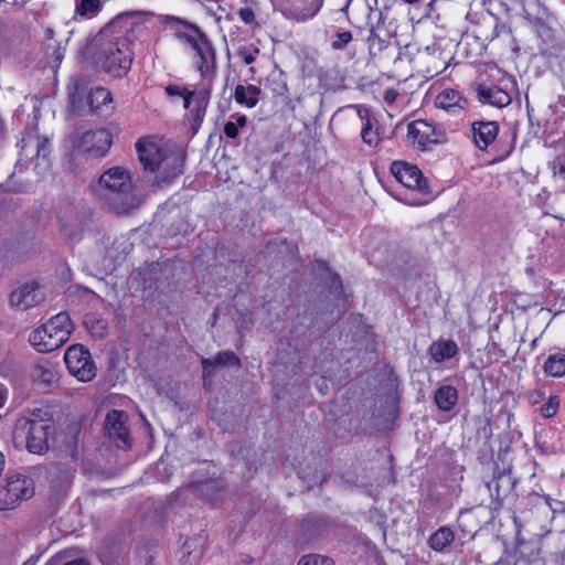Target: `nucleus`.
Masks as SVG:
<instances>
[{
  "instance_id": "nucleus-44",
  "label": "nucleus",
  "mask_w": 565,
  "mask_h": 565,
  "mask_svg": "<svg viewBox=\"0 0 565 565\" xmlns=\"http://www.w3.org/2000/svg\"><path fill=\"white\" fill-rule=\"evenodd\" d=\"M62 565H89V562L85 558H75V559L68 561Z\"/></svg>"
},
{
  "instance_id": "nucleus-42",
  "label": "nucleus",
  "mask_w": 565,
  "mask_h": 565,
  "mask_svg": "<svg viewBox=\"0 0 565 565\" xmlns=\"http://www.w3.org/2000/svg\"><path fill=\"white\" fill-rule=\"evenodd\" d=\"M554 174L565 180V162L557 159L553 162Z\"/></svg>"
},
{
  "instance_id": "nucleus-13",
  "label": "nucleus",
  "mask_w": 565,
  "mask_h": 565,
  "mask_svg": "<svg viewBox=\"0 0 565 565\" xmlns=\"http://www.w3.org/2000/svg\"><path fill=\"white\" fill-rule=\"evenodd\" d=\"M435 106L454 117H461L469 107V100L454 88L443 89L435 98Z\"/></svg>"
},
{
  "instance_id": "nucleus-31",
  "label": "nucleus",
  "mask_w": 565,
  "mask_h": 565,
  "mask_svg": "<svg viewBox=\"0 0 565 565\" xmlns=\"http://www.w3.org/2000/svg\"><path fill=\"white\" fill-rule=\"evenodd\" d=\"M32 376L34 380L47 385H51L57 381L56 371L53 367L43 364H36L33 367Z\"/></svg>"
},
{
  "instance_id": "nucleus-14",
  "label": "nucleus",
  "mask_w": 565,
  "mask_h": 565,
  "mask_svg": "<svg viewBox=\"0 0 565 565\" xmlns=\"http://www.w3.org/2000/svg\"><path fill=\"white\" fill-rule=\"evenodd\" d=\"M43 300V294L36 282H25L14 289L10 295V303L13 308L25 311L38 306Z\"/></svg>"
},
{
  "instance_id": "nucleus-7",
  "label": "nucleus",
  "mask_w": 565,
  "mask_h": 565,
  "mask_svg": "<svg viewBox=\"0 0 565 565\" xmlns=\"http://www.w3.org/2000/svg\"><path fill=\"white\" fill-rule=\"evenodd\" d=\"M191 31L178 32L175 35L179 40L186 42L195 51L196 68L203 77H209L215 73L216 57L212 42L206 34L193 23L183 22Z\"/></svg>"
},
{
  "instance_id": "nucleus-34",
  "label": "nucleus",
  "mask_w": 565,
  "mask_h": 565,
  "mask_svg": "<svg viewBox=\"0 0 565 565\" xmlns=\"http://www.w3.org/2000/svg\"><path fill=\"white\" fill-rule=\"evenodd\" d=\"M259 54H260L259 47L253 43L242 45L236 51V55L241 58V61L245 65H252L256 61V58Z\"/></svg>"
},
{
  "instance_id": "nucleus-22",
  "label": "nucleus",
  "mask_w": 565,
  "mask_h": 565,
  "mask_svg": "<svg viewBox=\"0 0 565 565\" xmlns=\"http://www.w3.org/2000/svg\"><path fill=\"white\" fill-rule=\"evenodd\" d=\"M266 89H269L274 96L282 97L288 93L287 76L285 72L277 66L271 70L265 79Z\"/></svg>"
},
{
  "instance_id": "nucleus-1",
  "label": "nucleus",
  "mask_w": 565,
  "mask_h": 565,
  "mask_svg": "<svg viewBox=\"0 0 565 565\" xmlns=\"http://www.w3.org/2000/svg\"><path fill=\"white\" fill-rule=\"evenodd\" d=\"M92 191L104 207L118 215L129 214L140 205L130 172L121 167L107 169L92 185Z\"/></svg>"
},
{
  "instance_id": "nucleus-56",
  "label": "nucleus",
  "mask_w": 565,
  "mask_h": 565,
  "mask_svg": "<svg viewBox=\"0 0 565 565\" xmlns=\"http://www.w3.org/2000/svg\"><path fill=\"white\" fill-rule=\"evenodd\" d=\"M562 504H563L562 512H565V501H564V502H562Z\"/></svg>"
},
{
  "instance_id": "nucleus-58",
  "label": "nucleus",
  "mask_w": 565,
  "mask_h": 565,
  "mask_svg": "<svg viewBox=\"0 0 565 565\" xmlns=\"http://www.w3.org/2000/svg\"><path fill=\"white\" fill-rule=\"evenodd\" d=\"M359 115H360V118H362V119L364 118L361 110H359Z\"/></svg>"
},
{
  "instance_id": "nucleus-24",
  "label": "nucleus",
  "mask_w": 565,
  "mask_h": 565,
  "mask_svg": "<svg viewBox=\"0 0 565 565\" xmlns=\"http://www.w3.org/2000/svg\"><path fill=\"white\" fill-rule=\"evenodd\" d=\"M108 0H75L74 14L81 19L96 18Z\"/></svg>"
},
{
  "instance_id": "nucleus-18",
  "label": "nucleus",
  "mask_w": 565,
  "mask_h": 565,
  "mask_svg": "<svg viewBox=\"0 0 565 565\" xmlns=\"http://www.w3.org/2000/svg\"><path fill=\"white\" fill-rule=\"evenodd\" d=\"M476 147L486 150L497 138L499 126L495 121H475L471 125Z\"/></svg>"
},
{
  "instance_id": "nucleus-17",
  "label": "nucleus",
  "mask_w": 565,
  "mask_h": 565,
  "mask_svg": "<svg viewBox=\"0 0 565 565\" xmlns=\"http://www.w3.org/2000/svg\"><path fill=\"white\" fill-rule=\"evenodd\" d=\"M303 6L294 4L282 10L284 17L292 22H306L317 15L324 0H303Z\"/></svg>"
},
{
  "instance_id": "nucleus-36",
  "label": "nucleus",
  "mask_w": 565,
  "mask_h": 565,
  "mask_svg": "<svg viewBox=\"0 0 565 565\" xmlns=\"http://www.w3.org/2000/svg\"><path fill=\"white\" fill-rule=\"evenodd\" d=\"M366 42L371 54L382 52L386 47L385 40L381 39L374 29H371Z\"/></svg>"
},
{
  "instance_id": "nucleus-57",
  "label": "nucleus",
  "mask_w": 565,
  "mask_h": 565,
  "mask_svg": "<svg viewBox=\"0 0 565 565\" xmlns=\"http://www.w3.org/2000/svg\"><path fill=\"white\" fill-rule=\"evenodd\" d=\"M249 72L254 74V73H255V68H254V67H250V68H249Z\"/></svg>"
},
{
  "instance_id": "nucleus-25",
  "label": "nucleus",
  "mask_w": 565,
  "mask_h": 565,
  "mask_svg": "<svg viewBox=\"0 0 565 565\" xmlns=\"http://www.w3.org/2000/svg\"><path fill=\"white\" fill-rule=\"evenodd\" d=\"M262 90L256 85H237L234 92V98L237 104L245 105L248 108H253L259 102V95Z\"/></svg>"
},
{
  "instance_id": "nucleus-47",
  "label": "nucleus",
  "mask_w": 565,
  "mask_h": 565,
  "mask_svg": "<svg viewBox=\"0 0 565 565\" xmlns=\"http://www.w3.org/2000/svg\"><path fill=\"white\" fill-rule=\"evenodd\" d=\"M4 467H6V457H4L3 452L0 451V477L3 473Z\"/></svg>"
},
{
  "instance_id": "nucleus-53",
  "label": "nucleus",
  "mask_w": 565,
  "mask_h": 565,
  "mask_svg": "<svg viewBox=\"0 0 565 565\" xmlns=\"http://www.w3.org/2000/svg\"><path fill=\"white\" fill-rule=\"evenodd\" d=\"M280 362H281V363H288V362H289V359H288V358H285V356H281V358H280Z\"/></svg>"
},
{
  "instance_id": "nucleus-39",
  "label": "nucleus",
  "mask_w": 565,
  "mask_h": 565,
  "mask_svg": "<svg viewBox=\"0 0 565 565\" xmlns=\"http://www.w3.org/2000/svg\"><path fill=\"white\" fill-rule=\"evenodd\" d=\"M84 94H85L84 89L78 85H75L68 92V99H70V104L73 109L79 108Z\"/></svg>"
},
{
  "instance_id": "nucleus-21",
  "label": "nucleus",
  "mask_w": 565,
  "mask_h": 565,
  "mask_svg": "<svg viewBox=\"0 0 565 565\" xmlns=\"http://www.w3.org/2000/svg\"><path fill=\"white\" fill-rule=\"evenodd\" d=\"M201 363L204 377L210 375L215 366H241V360L232 351H221L214 359H202Z\"/></svg>"
},
{
  "instance_id": "nucleus-8",
  "label": "nucleus",
  "mask_w": 565,
  "mask_h": 565,
  "mask_svg": "<svg viewBox=\"0 0 565 565\" xmlns=\"http://www.w3.org/2000/svg\"><path fill=\"white\" fill-rule=\"evenodd\" d=\"M34 494V481L19 472H9L4 484L0 487V510L14 508L20 501L29 500Z\"/></svg>"
},
{
  "instance_id": "nucleus-2",
  "label": "nucleus",
  "mask_w": 565,
  "mask_h": 565,
  "mask_svg": "<svg viewBox=\"0 0 565 565\" xmlns=\"http://www.w3.org/2000/svg\"><path fill=\"white\" fill-rule=\"evenodd\" d=\"M136 151L145 172L153 174L148 182L154 188H162L173 182L183 173L185 153L168 151L150 138H141L136 142Z\"/></svg>"
},
{
  "instance_id": "nucleus-49",
  "label": "nucleus",
  "mask_w": 565,
  "mask_h": 565,
  "mask_svg": "<svg viewBox=\"0 0 565 565\" xmlns=\"http://www.w3.org/2000/svg\"><path fill=\"white\" fill-rule=\"evenodd\" d=\"M333 282L337 284L340 289H342V282H341L340 277L338 275H334Z\"/></svg>"
},
{
  "instance_id": "nucleus-6",
  "label": "nucleus",
  "mask_w": 565,
  "mask_h": 565,
  "mask_svg": "<svg viewBox=\"0 0 565 565\" xmlns=\"http://www.w3.org/2000/svg\"><path fill=\"white\" fill-rule=\"evenodd\" d=\"M164 90L169 97H178L183 100L184 109L189 110L185 118L193 134L198 132L206 115V108L211 99V90L205 87L191 90L188 87L175 84L168 85Z\"/></svg>"
},
{
  "instance_id": "nucleus-11",
  "label": "nucleus",
  "mask_w": 565,
  "mask_h": 565,
  "mask_svg": "<svg viewBox=\"0 0 565 565\" xmlns=\"http://www.w3.org/2000/svg\"><path fill=\"white\" fill-rule=\"evenodd\" d=\"M113 145V136L107 129H96L83 132L75 141L77 151L90 157H104Z\"/></svg>"
},
{
  "instance_id": "nucleus-29",
  "label": "nucleus",
  "mask_w": 565,
  "mask_h": 565,
  "mask_svg": "<svg viewBox=\"0 0 565 565\" xmlns=\"http://www.w3.org/2000/svg\"><path fill=\"white\" fill-rule=\"evenodd\" d=\"M543 370L547 376L562 377L565 375V354L557 352L550 354L544 362Z\"/></svg>"
},
{
  "instance_id": "nucleus-10",
  "label": "nucleus",
  "mask_w": 565,
  "mask_h": 565,
  "mask_svg": "<svg viewBox=\"0 0 565 565\" xmlns=\"http://www.w3.org/2000/svg\"><path fill=\"white\" fill-rule=\"evenodd\" d=\"M407 138L417 149L428 150L431 146L444 142L445 134L434 122L417 119L408 124Z\"/></svg>"
},
{
  "instance_id": "nucleus-26",
  "label": "nucleus",
  "mask_w": 565,
  "mask_h": 565,
  "mask_svg": "<svg viewBox=\"0 0 565 565\" xmlns=\"http://www.w3.org/2000/svg\"><path fill=\"white\" fill-rule=\"evenodd\" d=\"M458 401V392L451 385H443L435 392V403L443 412L451 411Z\"/></svg>"
},
{
  "instance_id": "nucleus-20",
  "label": "nucleus",
  "mask_w": 565,
  "mask_h": 565,
  "mask_svg": "<svg viewBox=\"0 0 565 565\" xmlns=\"http://www.w3.org/2000/svg\"><path fill=\"white\" fill-rule=\"evenodd\" d=\"M477 98L481 104L491 105L494 107H505L511 103V96L499 86H482L477 88Z\"/></svg>"
},
{
  "instance_id": "nucleus-5",
  "label": "nucleus",
  "mask_w": 565,
  "mask_h": 565,
  "mask_svg": "<svg viewBox=\"0 0 565 565\" xmlns=\"http://www.w3.org/2000/svg\"><path fill=\"white\" fill-rule=\"evenodd\" d=\"M74 330L67 312H60L30 334V343L41 353L60 349L66 343Z\"/></svg>"
},
{
  "instance_id": "nucleus-28",
  "label": "nucleus",
  "mask_w": 565,
  "mask_h": 565,
  "mask_svg": "<svg viewBox=\"0 0 565 565\" xmlns=\"http://www.w3.org/2000/svg\"><path fill=\"white\" fill-rule=\"evenodd\" d=\"M22 150L24 151L28 147H32L36 149L35 156L36 158L42 157L45 159L51 151V142L46 137H40L36 135H28L22 139Z\"/></svg>"
},
{
  "instance_id": "nucleus-19",
  "label": "nucleus",
  "mask_w": 565,
  "mask_h": 565,
  "mask_svg": "<svg viewBox=\"0 0 565 565\" xmlns=\"http://www.w3.org/2000/svg\"><path fill=\"white\" fill-rule=\"evenodd\" d=\"M547 9L539 0L525 1L522 10L523 18L531 23L540 35L550 31L544 23Z\"/></svg>"
},
{
  "instance_id": "nucleus-51",
  "label": "nucleus",
  "mask_w": 565,
  "mask_h": 565,
  "mask_svg": "<svg viewBox=\"0 0 565 565\" xmlns=\"http://www.w3.org/2000/svg\"><path fill=\"white\" fill-rule=\"evenodd\" d=\"M545 501H546L547 505L552 509V502H551L552 500H551L550 495H545Z\"/></svg>"
},
{
  "instance_id": "nucleus-9",
  "label": "nucleus",
  "mask_w": 565,
  "mask_h": 565,
  "mask_svg": "<svg viewBox=\"0 0 565 565\" xmlns=\"http://www.w3.org/2000/svg\"><path fill=\"white\" fill-rule=\"evenodd\" d=\"M68 372L81 382H89L96 376L97 367L88 349L82 344L68 347L64 354Z\"/></svg>"
},
{
  "instance_id": "nucleus-48",
  "label": "nucleus",
  "mask_w": 565,
  "mask_h": 565,
  "mask_svg": "<svg viewBox=\"0 0 565 565\" xmlns=\"http://www.w3.org/2000/svg\"><path fill=\"white\" fill-rule=\"evenodd\" d=\"M6 399H7V391L0 388V408L4 405Z\"/></svg>"
},
{
  "instance_id": "nucleus-12",
  "label": "nucleus",
  "mask_w": 565,
  "mask_h": 565,
  "mask_svg": "<svg viewBox=\"0 0 565 565\" xmlns=\"http://www.w3.org/2000/svg\"><path fill=\"white\" fill-rule=\"evenodd\" d=\"M394 178L405 188L424 192L427 190V181L420 169L405 161H394L391 166Z\"/></svg>"
},
{
  "instance_id": "nucleus-54",
  "label": "nucleus",
  "mask_w": 565,
  "mask_h": 565,
  "mask_svg": "<svg viewBox=\"0 0 565 565\" xmlns=\"http://www.w3.org/2000/svg\"><path fill=\"white\" fill-rule=\"evenodd\" d=\"M537 339H534L531 343L532 348L536 347Z\"/></svg>"
},
{
  "instance_id": "nucleus-55",
  "label": "nucleus",
  "mask_w": 565,
  "mask_h": 565,
  "mask_svg": "<svg viewBox=\"0 0 565 565\" xmlns=\"http://www.w3.org/2000/svg\"><path fill=\"white\" fill-rule=\"evenodd\" d=\"M183 547H184V548L190 547V545H189V541H186V542L184 543Z\"/></svg>"
},
{
  "instance_id": "nucleus-50",
  "label": "nucleus",
  "mask_w": 565,
  "mask_h": 565,
  "mask_svg": "<svg viewBox=\"0 0 565 565\" xmlns=\"http://www.w3.org/2000/svg\"><path fill=\"white\" fill-rule=\"evenodd\" d=\"M402 1L405 3H408V4H417L420 2V0H402Z\"/></svg>"
},
{
  "instance_id": "nucleus-27",
  "label": "nucleus",
  "mask_w": 565,
  "mask_h": 565,
  "mask_svg": "<svg viewBox=\"0 0 565 565\" xmlns=\"http://www.w3.org/2000/svg\"><path fill=\"white\" fill-rule=\"evenodd\" d=\"M454 541V531L448 526H440L429 536L428 545L435 552H444Z\"/></svg>"
},
{
  "instance_id": "nucleus-3",
  "label": "nucleus",
  "mask_w": 565,
  "mask_h": 565,
  "mask_svg": "<svg viewBox=\"0 0 565 565\" xmlns=\"http://www.w3.org/2000/svg\"><path fill=\"white\" fill-rule=\"evenodd\" d=\"M95 42L97 64L114 77L126 75L132 62L129 39L121 32L105 29L97 34Z\"/></svg>"
},
{
  "instance_id": "nucleus-16",
  "label": "nucleus",
  "mask_w": 565,
  "mask_h": 565,
  "mask_svg": "<svg viewBox=\"0 0 565 565\" xmlns=\"http://www.w3.org/2000/svg\"><path fill=\"white\" fill-rule=\"evenodd\" d=\"M89 108L100 117L113 115L115 106L111 93L104 87H95L87 95Z\"/></svg>"
},
{
  "instance_id": "nucleus-33",
  "label": "nucleus",
  "mask_w": 565,
  "mask_h": 565,
  "mask_svg": "<svg viewBox=\"0 0 565 565\" xmlns=\"http://www.w3.org/2000/svg\"><path fill=\"white\" fill-rule=\"evenodd\" d=\"M361 138L370 147H376L380 142V135L377 129L374 128L373 120L366 114V121L361 130Z\"/></svg>"
},
{
  "instance_id": "nucleus-15",
  "label": "nucleus",
  "mask_w": 565,
  "mask_h": 565,
  "mask_svg": "<svg viewBox=\"0 0 565 565\" xmlns=\"http://www.w3.org/2000/svg\"><path fill=\"white\" fill-rule=\"evenodd\" d=\"M127 415L122 411L113 409L105 419V429L110 438L122 443L125 448H130L128 428L126 427Z\"/></svg>"
},
{
  "instance_id": "nucleus-41",
  "label": "nucleus",
  "mask_w": 565,
  "mask_h": 565,
  "mask_svg": "<svg viewBox=\"0 0 565 565\" xmlns=\"http://www.w3.org/2000/svg\"><path fill=\"white\" fill-rule=\"evenodd\" d=\"M545 393L542 390H533L527 393V398L532 404H537L543 401Z\"/></svg>"
},
{
  "instance_id": "nucleus-35",
  "label": "nucleus",
  "mask_w": 565,
  "mask_h": 565,
  "mask_svg": "<svg viewBox=\"0 0 565 565\" xmlns=\"http://www.w3.org/2000/svg\"><path fill=\"white\" fill-rule=\"evenodd\" d=\"M297 565H334L333 561L327 556L318 554H308L299 558Z\"/></svg>"
},
{
  "instance_id": "nucleus-52",
  "label": "nucleus",
  "mask_w": 565,
  "mask_h": 565,
  "mask_svg": "<svg viewBox=\"0 0 565 565\" xmlns=\"http://www.w3.org/2000/svg\"><path fill=\"white\" fill-rule=\"evenodd\" d=\"M58 559H60V556H58V555H57V556H55L54 558H52V561H51L50 565H53V564L57 563V562H58Z\"/></svg>"
},
{
  "instance_id": "nucleus-40",
  "label": "nucleus",
  "mask_w": 565,
  "mask_h": 565,
  "mask_svg": "<svg viewBox=\"0 0 565 565\" xmlns=\"http://www.w3.org/2000/svg\"><path fill=\"white\" fill-rule=\"evenodd\" d=\"M239 19L246 24H252L255 22V13L250 8H242L238 11Z\"/></svg>"
},
{
  "instance_id": "nucleus-30",
  "label": "nucleus",
  "mask_w": 565,
  "mask_h": 565,
  "mask_svg": "<svg viewBox=\"0 0 565 565\" xmlns=\"http://www.w3.org/2000/svg\"><path fill=\"white\" fill-rule=\"evenodd\" d=\"M198 491L206 497L211 502L217 500V494L224 488V481L220 478H211L205 481H195Z\"/></svg>"
},
{
  "instance_id": "nucleus-23",
  "label": "nucleus",
  "mask_w": 565,
  "mask_h": 565,
  "mask_svg": "<svg viewBox=\"0 0 565 565\" xmlns=\"http://www.w3.org/2000/svg\"><path fill=\"white\" fill-rule=\"evenodd\" d=\"M457 352L458 347L452 340L435 341L429 347V354L436 363L454 358Z\"/></svg>"
},
{
  "instance_id": "nucleus-37",
  "label": "nucleus",
  "mask_w": 565,
  "mask_h": 565,
  "mask_svg": "<svg viewBox=\"0 0 565 565\" xmlns=\"http://www.w3.org/2000/svg\"><path fill=\"white\" fill-rule=\"evenodd\" d=\"M353 36L350 31L337 32L331 41V47L333 50H343L352 41Z\"/></svg>"
},
{
  "instance_id": "nucleus-4",
  "label": "nucleus",
  "mask_w": 565,
  "mask_h": 565,
  "mask_svg": "<svg viewBox=\"0 0 565 565\" xmlns=\"http://www.w3.org/2000/svg\"><path fill=\"white\" fill-rule=\"evenodd\" d=\"M55 424L49 412L34 409L18 418L13 440L23 441L31 454L44 455L50 448L49 440L55 436Z\"/></svg>"
},
{
  "instance_id": "nucleus-32",
  "label": "nucleus",
  "mask_w": 565,
  "mask_h": 565,
  "mask_svg": "<svg viewBox=\"0 0 565 565\" xmlns=\"http://www.w3.org/2000/svg\"><path fill=\"white\" fill-rule=\"evenodd\" d=\"M247 124V117L241 114H234L224 125V134L230 139H235L238 136V129L244 128Z\"/></svg>"
},
{
  "instance_id": "nucleus-46",
  "label": "nucleus",
  "mask_w": 565,
  "mask_h": 565,
  "mask_svg": "<svg viewBox=\"0 0 565 565\" xmlns=\"http://www.w3.org/2000/svg\"><path fill=\"white\" fill-rule=\"evenodd\" d=\"M11 371H13V369L7 367L4 364L0 366V374L6 377L11 375Z\"/></svg>"
},
{
  "instance_id": "nucleus-45",
  "label": "nucleus",
  "mask_w": 565,
  "mask_h": 565,
  "mask_svg": "<svg viewBox=\"0 0 565 565\" xmlns=\"http://www.w3.org/2000/svg\"><path fill=\"white\" fill-rule=\"evenodd\" d=\"M321 383H317L318 391L324 395L328 392V384L323 377L320 379Z\"/></svg>"
},
{
  "instance_id": "nucleus-43",
  "label": "nucleus",
  "mask_w": 565,
  "mask_h": 565,
  "mask_svg": "<svg viewBox=\"0 0 565 565\" xmlns=\"http://www.w3.org/2000/svg\"><path fill=\"white\" fill-rule=\"evenodd\" d=\"M398 92L396 89L390 88L384 92L383 99L387 105H392L398 97Z\"/></svg>"
},
{
  "instance_id": "nucleus-38",
  "label": "nucleus",
  "mask_w": 565,
  "mask_h": 565,
  "mask_svg": "<svg viewBox=\"0 0 565 565\" xmlns=\"http://www.w3.org/2000/svg\"><path fill=\"white\" fill-rule=\"evenodd\" d=\"M559 397L556 395L551 396L546 403H544L541 407V414L545 418L553 417L559 407Z\"/></svg>"
}]
</instances>
